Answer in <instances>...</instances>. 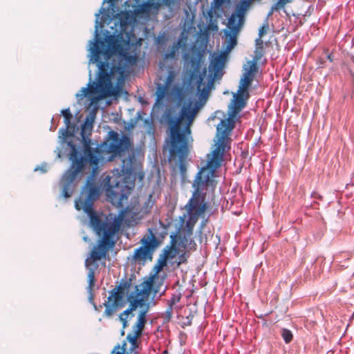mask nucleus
Instances as JSON below:
<instances>
[{
  "instance_id": "obj_1",
  "label": "nucleus",
  "mask_w": 354,
  "mask_h": 354,
  "mask_svg": "<svg viewBox=\"0 0 354 354\" xmlns=\"http://www.w3.org/2000/svg\"><path fill=\"white\" fill-rule=\"evenodd\" d=\"M96 112H90L81 127V138L70 134L66 140L60 142V146L66 155H121L133 147L131 139L127 135L120 136L115 131H110L106 140L101 144L93 142L91 135Z\"/></svg>"
},
{
  "instance_id": "obj_2",
  "label": "nucleus",
  "mask_w": 354,
  "mask_h": 354,
  "mask_svg": "<svg viewBox=\"0 0 354 354\" xmlns=\"http://www.w3.org/2000/svg\"><path fill=\"white\" fill-rule=\"evenodd\" d=\"M122 169H115L111 175L104 179L103 185L109 201L115 206L121 207L135 187V180L142 182L145 173L142 164L136 156H127L121 159Z\"/></svg>"
},
{
  "instance_id": "obj_3",
  "label": "nucleus",
  "mask_w": 354,
  "mask_h": 354,
  "mask_svg": "<svg viewBox=\"0 0 354 354\" xmlns=\"http://www.w3.org/2000/svg\"><path fill=\"white\" fill-rule=\"evenodd\" d=\"M100 196V189L91 180H87L80 198L75 202L77 210H84L90 217V224L96 234L100 237H115L119 232L123 218L124 213L121 212L118 216L106 217L102 220L93 210V203Z\"/></svg>"
},
{
  "instance_id": "obj_4",
  "label": "nucleus",
  "mask_w": 354,
  "mask_h": 354,
  "mask_svg": "<svg viewBox=\"0 0 354 354\" xmlns=\"http://www.w3.org/2000/svg\"><path fill=\"white\" fill-rule=\"evenodd\" d=\"M201 106L198 101L190 100L181 108L178 117L167 115L170 131L169 155H188L189 153L185 134L191 133L190 126Z\"/></svg>"
},
{
  "instance_id": "obj_5",
  "label": "nucleus",
  "mask_w": 354,
  "mask_h": 354,
  "mask_svg": "<svg viewBox=\"0 0 354 354\" xmlns=\"http://www.w3.org/2000/svg\"><path fill=\"white\" fill-rule=\"evenodd\" d=\"M211 158L196 174L192 187L194 189L192 198L186 207L190 220L198 221L207 209L208 205L205 201V194L202 193L209 185L215 176L216 169L221 166L224 156H210Z\"/></svg>"
},
{
  "instance_id": "obj_6",
  "label": "nucleus",
  "mask_w": 354,
  "mask_h": 354,
  "mask_svg": "<svg viewBox=\"0 0 354 354\" xmlns=\"http://www.w3.org/2000/svg\"><path fill=\"white\" fill-rule=\"evenodd\" d=\"M98 35L96 34V37ZM129 40H124L122 37L118 35H109L104 38V40H101L97 38L96 41L92 43L91 48V57L90 61L93 63H100L107 62L111 57L113 55H118L120 57L125 60V62L133 66L136 64L138 61V56L136 55H130L124 47V45H128Z\"/></svg>"
},
{
  "instance_id": "obj_7",
  "label": "nucleus",
  "mask_w": 354,
  "mask_h": 354,
  "mask_svg": "<svg viewBox=\"0 0 354 354\" xmlns=\"http://www.w3.org/2000/svg\"><path fill=\"white\" fill-rule=\"evenodd\" d=\"M104 156H69L71 161V167L62 176L59 185L62 196L69 198L72 196L74 189V181L80 172L91 174L94 177L100 172V165Z\"/></svg>"
},
{
  "instance_id": "obj_8",
  "label": "nucleus",
  "mask_w": 354,
  "mask_h": 354,
  "mask_svg": "<svg viewBox=\"0 0 354 354\" xmlns=\"http://www.w3.org/2000/svg\"><path fill=\"white\" fill-rule=\"evenodd\" d=\"M115 244V237H101L97 244L95 245L91 250L90 257L85 261L88 269V282L87 291L89 293V300H93V290L95 284V271L98 268L97 261L105 258L108 252Z\"/></svg>"
},
{
  "instance_id": "obj_9",
  "label": "nucleus",
  "mask_w": 354,
  "mask_h": 354,
  "mask_svg": "<svg viewBox=\"0 0 354 354\" xmlns=\"http://www.w3.org/2000/svg\"><path fill=\"white\" fill-rule=\"evenodd\" d=\"M98 68L97 82L89 84L88 87L82 88L81 95L87 96L89 93H98L101 97L109 96L111 93V75L118 71L120 67L115 64L110 65L107 62L96 63Z\"/></svg>"
},
{
  "instance_id": "obj_10",
  "label": "nucleus",
  "mask_w": 354,
  "mask_h": 354,
  "mask_svg": "<svg viewBox=\"0 0 354 354\" xmlns=\"http://www.w3.org/2000/svg\"><path fill=\"white\" fill-rule=\"evenodd\" d=\"M250 6V0L241 1L236 6L234 12L230 17L227 24L230 30H224L226 51H230L236 45L237 35L244 24L245 15Z\"/></svg>"
},
{
  "instance_id": "obj_11",
  "label": "nucleus",
  "mask_w": 354,
  "mask_h": 354,
  "mask_svg": "<svg viewBox=\"0 0 354 354\" xmlns=\"http://www.w3.org/2000/svg\"><path fill=\"white\" fill-rule=\"evenodd\" d=\"M131 282L125 281L109 292L107 299L103 304L105 307L104 315L110 317L127 304L126 296L129 290Z\"/></svg>"
},
{
  "instance_id": "obj_12",
  "label": "nucleus",
  "mask_w": 354,
  "mask_h": 354,
  "mask_svg": "<svg viewBox=\"0 0 354 354\" xmlns=\"http://www.w3.org/2000/svg\"><path fill=\"white\" fill-rule=\"evenodd\" d=\"M141 246L136 249L132 259L140 264L147 261H151L155 250L159 245V241L151 230L143 236L140 240Z\"/></svg>"
},
{
  "instance_id": "obj_13",
  "label": "nucleus",
  "mask_w": 354,
  "mask_h": 354,
  "mask_svg": "<svg viewBox=\"0 0 354 354\" xmlns=\"http://www.w3.org/2000/svg\"><path fill=\"white\" fill-rule=\"evenodd\" d=\"M234 127L221 122L217 125L215 143L212 151L208 155H225L231 149L232 139L230 136Z\"/></svg>"
},
{
  "instance_id": "obj_14",
  "label": "nucleus",
  "mask_w": 354,
  "mask_h": 354,
  "mask_svg": "<svg viewBox=\"0 0 354 354\" xmlns=\"http://www.w3.org/2000/svg\"><path fill=\"white\" fill-rule=\"evenodd\" d=\"M249 97H246L244 93L237 91L234 95V98L231 104L229 106V115L227 118L221 120V122L235 127L236 115L246 106L247 100Z\"/></svg>"
},
{
  "instance_id": "obj_15",
  "label": "nucleus",
  "mask_w": 354,
  "mask_h": 354,
  "mask_svg": "<svg viewBox=\"0 0 354 354\" xmlns=\"http://www.w3.org/2000/svg\"><path fill=\"white\" fill-rule=\"evenodd\" d=\"M162 286V279L160 281H156L153 278L149 277L147 280L143 281L139 287L136 286V296L146 302L149 299L151 292H153V297H155L160 292Z\"/></svg>"
},
{
  "instance_id": "obj_16",
  "label": "nucleus",
  "mask_w": 354,
  "mask_h": 354,
  "mask_svg": "<svg viewBox=\"0 0 354 354\" xmlns=\"http://www.w3.org/2000/svg\"><path fill=\"white\" fill-rule=\"evenodd\" d=\"M192 70L189 71V82L196 85L198 91H201V87L203 85L204 77L206 75V68L201 71V59L198 57H193L190 59Z\"/></svg>"
},
{
  "instance_id": "obj_17",
  "label": "nucleus",
  "mask_w": 354,
  "mask_h": 354,
  "mask_svg": "<svg viewBox=\"0 0 354 354\" xmlns=\"http://www.w3.org/2000/svg\"><path fill=\"white\" fill-rule=\"evenodd\" d=\"M148 310V306H147L145 308L140 310L137 321L132 327V331L127 335V339L133 346L137 344L138 339L142 333L147 323V313Z\"/></svg>"
},
{
  "instance_id": "obj_18",
  "label": "nucleus",
  "mask_w": 354,
  "mask_h": 354,
  "mask_svg": "<svg viewBox=\"0 0 354 354\" xmlns=\"http://www.w3.org/2000/svg\"><path fill=\"white\" fill-rule=\"evenodd\" d=\"M62 114L64 118V124L66 126L65 129H59V138L60 142L62 140H66L70 134L75 133L78 130V127L75 123L71 122L73 119V115L71 113L70 109H66L62 111Z\"/></svg>"
},
{
  "instance_id": "obj_19",
  "label": "nucleus",
  "mask_w": 354,
  "mask_h": 354,
  "mask_svg": "<svg viewBox=\"0 0 354 354\" xmlns=\"http://www.w3.org/2000/svg\"><path fill=\"white\" fill-rule=\"evenodd\" d=\"M225 55L220 54L212 57L209 64V71L216 75L224 67Z\"/></svg>"
},
{
  "instance_id": "obj_20",
  "label": "nucleus",
  "mask_w": 354,
  "mask_h": 354,
  "mask_svg": "<svg viewBox=\"0 0 354 354\" xmlns=\"http://www.w3.org/2000/svg\"><path fill=\"white\" fill-rule=\"evenodd\" d=\"M167 261L160 255L157 263L153 266V271L154 273L150 277V278H153V279L156 281H160L162 279L159 277L158 274L162 271L163 268L167 266Z\"/></svg>"
},
{
  "instance_id": "obj_21",
  "label": "nucleus",
  "mask_w": 354,
  "mask_h": 354,
  "mask_svg": "<svg viewBox=\"0 0 354 354\" xmlns=\"http://www.w3.org/2000/svg\"><path fill=\"white\" fill-rule=\"evenodd\" d=\"M254 80L250 77H245L242 76L240 80L239 86L237 91L239 93H244L246 95V97H250V93L248 89L251 86Z\"/></svg>"
},
{
  "instance_id": "obj_22",
  "label": "nucleus",
  "mask_w": 354,
  "mask_h": 354,
  "mask_svg": "<svg viewBox=\"0 0 354 354\" xmlns=\"http://www.w3.org/2000/svg\"><path fill=\"white\" fill-rule=\"evenodd\" d=\"M188 156H169L168 160H176L179 171L182 176H184L187 171V158Z\"/></svg>"
},
{
  "instance_id": "obj_23",
  "label": "nucleus",
  "mask_w": 354,
  "mask_h": 354,
  "mask_svg": "<svg viewBox=\"0 0 354 354\" xmlns=\"http://www.w3.org/2000/svg\"><path fill=\"white\" fill-rule=\"evenodd\" d=\"M178 249L176 246V243H175L174 241H172L171 245L169 248H165L163 251L162 254H161V256L162 257L165 258V259L167 261H168L169 259H173L174 258H175L176 257V255L178 254Z\"/></svg>"
},
{
  "instance_id": "obj_24",
  "label": "nucleus",
  "mask_w": 354,
  "mask_h": 354,
  "mask_svg": "<svg viewBox=\"0 0 354 354\" xmlns=\"http://www.w3.org/2000/svg\"><path fill=\"white\" fill-rule=\"evenodd\" d=\"M258 70V66L257 62L254 61H249L248 62V67L245 68V71L243 74V77H250L254 80L256 73Z\"/></svg>"
},
{
  "instance_id": "obj_25",
  "label": "nucleus",
  "mask_w": 354,
  "mask_h": 354,
  "mask_svg": "<svg viewBox=\"0 0 354 354\" xmlns=\"http://www.w3.org/2000/svg\"><path fill=\"white\" fill-rule=\"evenodd\" d=\"M130 304H129V308L133 310H136V308L140 306V307H143L144 306V308H146L147 306H149V304H145V302L143 301L142 299H140L139 297H138L137 296L136 297H133V296H131L130 297Z\"/></svg>"
},
{
  "instance_id": "obj_26",
  "label": "nucleus",
  "mask_w": 354,
  "mask_h": 354,
  "mask_svg": "<svg viewBox=\"0 0 354 354\" xmlns=\"http://www.w3.org/2000/svg\"><path fill=\"white\" fill-rule=\"evenodd\" d=\"M180 44H181L180 40H178V41L174 43V44L171 46V50L165 54L164 58L165 59L175 58L176 56V53H178V51L180 47Z\"/></svg>"
},
{
  "instance_id": "obj_27",
  "label": "nucleus",
  "mask_w": 354,
  "mask_h": 354,
  "mask_svg": "<svg viewBox=\"0 0 354 354\" xmlns=\"http://www.w3.org/2000/svg\"><path fill=\"white\" fill-rule=\"evenodd\" d=\"M326 60H328L330 62H332L333 61V56L327 49L324 48L322 55L318 59L319 67H322V65L324 64Z\"/></svg>"
},
{
  "instance_id": "obj_28",
  "label": "nucleus",
  "mask_w": 354,
  "mask_h": 354,
  "mask_svg": "<svg viewBox=\"0 0 354 354\" xmlns=\"http://www.w3.org/2000/svg\"><path fill=\"white\" fill-rule=\"evenodd\" d=\"M180 299V296L179 295H173L171 298L168 300V308H167L166 313L169 316H171L172 313L173 306L178 302H179Z\"/></svg>"
},
{
  "instance_id": "obj_29",
  "label": "nucleus",
  "mask_w": 354,
  "mask_h": 354,
  "mask_svg": "<svg viewBox=\"0 0 354 354\" xmlns=\"http://www.w3.org/2000/svg\"><path fill=\"white\" fill-rule=\"evenodd\" d=\"M132 15L129 11L121 12L119 14L121 26H124L129 23L131 19Z\"/></svg>"
},
{
  "instance_id": "obj_30",
  "label": "nucleus",
  "mask_w": 354,
  "mask_h": 354,
  "mask_svg": "<svg viewBox=\"0 0 354 354\" xmlns=\"http://www.w3.org/2000/svg\"><path fill=\"white\" fill-rule=\"evenodd\" d=\"M290 1L291 0H277V2L272 6L269 15H271L274 10L277 11L283 8L286 3Z\"/></svg>"
},
{
  "instance_id": "obj_31",
  "label": "nucleus",
  "mask_w": 354,
  "mask_h": 354,
  "mask_svg": "<svg viewBox=\"0 0 354 354\" xmlns=\"http://www.w3.org/2000/svg\"><path fill=\"white\" fill-rule=\"evenodd\" d=\"M317 224L319 226V230L316 234H314V236L315 237L320 238L324 234V232L326 230V225L323 218L317 220Z\"/></svg>"
},
{
  "instance_id": "obj_32",
  "label": "nucleus",
  "mask_w": 354,
  "mask_h": 354,
  "mask_svg": "<svg viewBox=\"0 0 354 354\" xmlns=\"http://www.w3.org/2000/svg\"><path fill=\"white\" fill-rule=\"evenodd\" d=\"M254 53L255 56L253 61L257 62L265 54L263 46H256Z\"/></svg>"
},
{
  "instance_id": "obj_33",
  "label": "nucleus",
  "mask_w": 354,
  "mask_h": 354,
  "mask_svg": "<svg viewBox=\"0 0 354 354\" xmlns=\"http://www.w3.org/2000/svg\"><path fill=\"white\" fill-rule=\"evenodd\" d=\"M281 335L286 343H290L292 340L293 335L290 330L282 329Z\"/></svg>"
},
{
  "instance_id": "obj_34",
  "label": "nucleus",
  "mask_w": 354,
  "mask_h": 354,
  "mask_svg": "<svg viewBox=\"0 0 354 354\" xmlns=\"http://www.w3.org/2000/svg\"><path fill=\"white\" fill-rule=\"evenodd\" d=\"M166 91H167V86L158 85V86L157 87V92H156L158 100H160L165 97Z\"/></svg>"
},
{
  "instance_id": "obj_35",
  "label": "nucleus",
  "mask_w": 354,
  "mask_h": 354,
  "mask_svg": "<svg viewBox=\"0 0 354 354\" xmlns=\"http://www.w3.org/2000/svg\"><path fill=\"white\" fill-rule=\"evenodd\" d=\"M34 171H40L41 173L44 174V173L47 172V171H48V165L46 162H44L41 165L37 166L34 169Z\"/></svg>"
},
{
  "instance_id": "obj_36",
  "label": "nucleus",
  "mask_w": 354,
  "mask_h": 354,
  "mask_svg": "<svg viewBox=\"0 0 354 354\" xmlns=\"http://www.w3.org/2000/svg\"><path fill=\"white\" fill-rule=\"evenodd\" d=\"M268 25H263V26H261L259 30V37H262L266 33V31H267V29H268Z\"/></svg>"
},
{
  "instance_id": "obj_37",
  "label": "nucleus",
  "mask_w": 354,
  "mask_h": 354,
  "mask_svg": "<svg viewBox=\"0 0 354 354\" xmlns=\"http://www.w3.org/2000/svg\"><path fill=\"white\" fill-rule=\"evenodd\" d=\"M197 221H191L190 217L189 218L188 221H187V227H188V230L192 232L193 227L194 225L196 223Z\"/></svg>"
},
{
  "instance_id": "obj_38",
  "label": "nucleus",
  "mask_w": 354,
  "mask_h": 354,
  "mask_svg": "<svg viewBox=\"0 0 354 354\" xmlns=\"http://www.w3.org/2000/svg\"><path fill=\"white\" fill-rule=\"evenodd\" d=\"M119 318H120V320L122 323V328H123V329H124L127 327H128L129 324H128V322H127V318L124 317H122V316H120Z\"/></svg>"
},
{
  "instance_id": "obj_39",
  "label": "nucleus",
  "mask_w": 354,
  "mask_h": 354,
  "mask_svg": "<svg viewBox=\"0 0 354 354\" xmlns=\"http://www.w3.org/2000/svg\"><path fill=\"white\" fill-rule=\"evenodd\" d=\"M125 347H126L125 343L123 344L122 348H120V345H118L117 346H115V349L120 350V351H117L115 354H124V353L126 350Z\"/></svg>"
},
{
  "instance_id": "obj_40",
  "label": "nucleus",
  "mask_w": 354,
  "mask_h": 354,
  "mask_svg": "<svg viewBox=\"0 0 354 354\" xmlns=\"http://www.w3.org/2000/svg\"><path fill=\"white\" fill-rule=\"evenodd\" d=\"M133 312V310L129 307L127 309H126L124 311H123L120 316H122L124 317H127Z\"/></svg>"
},
{
  "instance_id": "obj_41",
  "label": "nucleus",
  "mask_w": 354,
  "mask_h": 354,
  "mask_svg": "<svg viewBox=\"0 0 354 354\" xmlns=\"http://www.w3.org/2000/svg\"><path fill=\"white\" fill-rule=\"evenodd\" d=\"M319 33H320L319 29L318 28H316L315 26H313L311 24V35H319Z\"/></svg>"
},
{
  "instance_id": "obj_42",
  "label": "nucleus",
  "mask_w": 354,
  "mask_h": 354,
  "mask_svg": "<svg viewBox=\"0 0 354 354\" xmlns=\"http://www.w3.org/2000/svg\"><path fill=\"white\" fill-rule=\"evenodd\" d=\"M319 205V203L318 201H311V204H310L311 208L318 209Z\"/></svg>"
},
{
  "instance_id": "obj_43",
  "label": "nucleus",
  "mask_w": 354,
  "mask_h": 354,
  "mask_svg": "<svg viewBox=\"0 0 354 354\" xmlns=\"http://www.w3.org/2000/svg\"><path fill=\"white\" fill-rule=\"evenodd\" d=\"M174 79V73L171 71L167 77V84H169Z\"/></svg>"
},
{
  "instance_id": "obj_44",
  "label": "nucleus",
  "mask_w": 354,
  "mask_h": 354,
  "mask_svg": "<svg viewBox=\"0 0 354 354\" xmlns=\"http://www.w3.org/2000/svg\"><path fill=\"white\" fill-rule=\"evenodd\" d=\"M262 37L257 38L256 39V46H263V41L261 39Z\"/></svg>"
},
{
  "instance_id": "obj_45",
  "label": "nucleus",
  "mask_w": 354,
  "mask_h": 354,
  "mask_svg": "<svg viewBox=\"0 0 354 354\" xmlns=\"http://www.w3.org/2000/svg\"><path fill=\"white\" fill-rule=\"evenodd\" d=\"M176 0H163V2L165 3V5L167 6H171V5H173L174 3Z\"/></svg>"
},
{
  "instance_id": "obj_46",
  "label": "nucleus",
  "mask_w": 354,
  "mask_h": 354,
  "mask_svg": "<svg viewBox=\"0 0 354 354\" xmlns=\"http://www.w3.org/2000/svg\"><path fill=\"white\" fill-rule=\"evenodd\" d=\"M311 198L322 201V197L321 196H317L316 193L311 194Z\"/></svg>"
},
{
  "instance_id": "obj_47",
  "label": "nucleus",
  "mask_w": 354,
  "mask_h": 354,
  "mask_svg": "<svg viewBox=\"0 0 354 354\" xmlns=\"http://www.w3.org/2000/svg\"><path fill=\"white\" fill-rule=\"evenodd\" d=\"M116 157L117 156H109L107 161H109V162L113 161ZM118 157L122 158V156H118Z\"/></svg>"
},
{
  "instance_id": "obj_48",
  "label": "nucleus",
  "mask_w": 354,
  "mask_h": 354,
  "mask_svg": "<svg viewBox=\"0 0 354 354\" xmlns=\"http://www.w3.org/2000/svg\"><path fill=\"white\" fill-rule=\"evenodd\" d=\"M185 260L184 259V257L183 256H181L180 257V261L179 262V264L181 263H183Z\"/></svg>"
},
{
  "instance_id": "obj_49",
  "label": "nucleus",
  "mask_w": 354,
  "mask_h": 354,
  "mask_svg": "<svg viewBox=\"0 0 354 354\" xmlns=\"http://www.w3.org/2000/svg\"><path fill=\"white\" fill-rule=\"evenodd\" d=\"M121 335L122 336H124V329L122 328V330H121Z\"/></svg>"
},
{
  "instance_id": "obj_50",
  "label": "nucleus",
  "mask_w": 354,
  "mask_h": 354,
  "mask_svg": "<svg viewBox=\"0 0 354 354\" xmlns=\"http://www.w3.org/2000/svg\"><path fill=\"white\" fill-rule=\"evenodd\" d=\"M323 37H324V32H322V34H321L320 38L322 39Z\"/></svg>"
}]
</instances>
